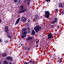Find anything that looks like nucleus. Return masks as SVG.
<instances>
[{
	"label": "nucleus",
	"instance_id": "nucleus-7",
	"mask_svg": "<svg viewBox=\"0 0 64 64\" xmlns=\"http://www.w3.org/2000/svg\"><path fill=\"white\" fill-rule=\"evenodd\" d=\"M6 59L7 60L9 59L10 61H12V57H11L10 56H8L6 58Z\"/></svg>",
	"mask_w": 64,
	"mask_h": 64
},
{
	"label": "nucleus",
	"instance_id": "nucleus-17",
	"mask_svg": "<svg viewBox=\"0 0 64 64\" xmlns=\"http://www.w3.org/2000/svg\"><path fill=\"white\" fill-rule=\"evenodd\" d=\"M5 29L6 30H8V27L7 26H6L5 28Z\"/></svg>",
	"mask_w": 64,
	"mask_h": 64
},
{
	"label": "nucleus",
	"instance_id": "nucleus-44",
	"mask_svg": "<svg viewBox=\"0 0 64 64\" xmlns=\"http://www.w3.org/2000/svg\"><path fill=\"white\" fill-rule=\"evenodd\" d=\"M28 21H29V20H30V19H28Z\"/></svg>",
	"mask_w": 64,
	"mask_h": 64
},
{
	"label": "nucleus",
	"instance_id": "nucleus-30",
	"mask_svg": "<svg viewBox=\"0 0 64 64\" xmlns=\"http://www.w3.org/2000/svg\"><path fill=\"white\" fill-rule=\"evenodd\" d=\"M30 4V2H28V5H29Z\"/></svg>",
	"mask_w": 64,
	"mask_h": 64
},
{
	"label": "nucleus",
	"instance_id": "nucleus-40",
	"mask_svg": "<svg viewBox=\"0 0 64 64\" xmlns=\"http://www.w3.org/2000/svg\"><path fill=\"white\" fill-rule=\"evenodd\" d=\"M28 30H29V28H27Z\"/></svg>",
	"mask_w": 64,
	"mask_h": 64
},
{
	"label": "nucleus",
	"instance_id": "nucleus-38",
	"mask_svg": "<svg viewBox=\"0 0 64 64\" xmlns=\"http://www.w3.org/2000/svg\"><path fill=\"white\" fill-rule=\"evenodd\" d=\"M6 43H7L8 42V41H5Z\"/></svg>",
	"mask_w": 64,
	"mask_h": 64
},
{
	"label": "nucleus",
	"instance_id": "nucleus-29",
	"mask_svg": "<svg viewBox=\"0 0 64 64\" xmlns=\"http://www.w3.org/2000/svg\"><path fill=\"white\" fill-rule=\"evenodd\" d=\"M31 63V64H35V63H34V62L33 61H32V62Z\"/></svg>",
	"mask_w": 64,
	"mask_h": 64
},
{
	"label": "nucleus",
	"instance_id": "nucleus-5",
	"mask_svg": "<svg viewBox=\"0 0 64 64\" xmlns=\"http://www.w3.org/2000/svg\"><path fill=\"white\" fill-rule=\"evenodd\" d=\"M20 19H21V18H18L17 20H16V21L15 23V25H17L18 23L19 22V21H20Z\"/></svg>",
	"mask_w": 64,
	"mask_h": 64
},
{
	"label": "nucleus",
	"instance_id": "nucleus-4",
	"mask_svg": "<svg viewBox=\"0 0 64 64\" xmlns=\"http://www.w3.org/2000/svg\"><path fill=\"white\" fill-rule=\"evenodd\" d=\"M52 37V34L51 33H49L48 34V38L49 39H51Z\"/></svg>",
	"mask_w": 64,
	"mask_h": 64
},
{
	"label": "nucleus",
	"instance_id": "nucleus-26",
	"mask_svg": "<svg viewBox=\"0 0 64 64\" xmlns=\"http://www.w3.org/2000/svg\"><path fill=\"white\" fill-rule=\"evenodd\" d=\"M50 0H46L47 2H49V1H50Z\"/></svg>",
	"mask_w": 64,
	"mask_h": 64
},
{
	"label": "nucleus",
	"instance_id": "nucleus-19",
	"mask_svg": "<svg viewBox=\"0 0 64 64\" xmlns=\"http://www.w3.org/2000/svg\"><path fill=\"white\" fill-rule=\"evenodd\" d=\"M6 56V54H2V57H5Z\"/></svg>",
	"mask_w": 64,
	"mask_h": 64
},
{
	"label": "nucleus",
	"instance_id": "nucleus-33",
	"mask_svg": "<svg viewBox=\"0 0 64 64\" xmlns=\"http://www.w3.org/2000/svg\"><path fill=\"white\" fill-rule=\"evenodd\" d=\"M2 40L1 39H0V42H2Z\"/></svg>",
	"mask_w": 64,
	"mask_h": 64
},
{
	"label": "nucleus",
	"instance_id": "nucleus-43",
	"mask_svg": "<svg viewBox=\"0 0 64 64\" xmlns=\"http://www.w3.org/2000/svg\"><path fill=\"white\" fill-rule=\"evenodd\" d=\"M11 36H12V34H11Z\"/></svg>",
	"mask_w": 64,
	"mask_h": 64
},
{
	"label": "nucleus",
	"instance_id": "nucleus-27",
	"mask_svg": "<svg viewBox=\"0 0 64 64\" xmlns=\"http://www.w3.org/2000/svg\"><path fill=\"white\" fill-rule=\"evenodd\" d=\"M55 22H55V21H53L52 22L53 24H55Z\"/></svg>",
	"mask_w": 64,
	"mask_h": 64
},
{
	"label": "nucleus",
	"instance_id": "nucleus-28",
	"mask_svg": "<svg viewBox=\"0 0 64 64\" xmlns=\"http://www.w3.org/2000/svg\"><path fill=\"white\" fill-rule=\"evenodd\" d=\"M54 25H52L51 26V27H52V28H53L54 27Z\"/></svg>",
	"mask_w": 64,
	"mask_h": 64
},
{
	"label": "nucleus",
	"instance_id": "nucleus-37",
	"mask_svg": "<svg viewBox=\"0 0 64 64\" xmlns=\"http://www.w3.org/2000/svg\"><path fill=\"white\" fill-rule=\"evenodd\" d=\"M1 22H2V20H0V23H1Z\"/></svg>",
	"mask_w": 64,
	"mask_h": 64
},
{
	"label": "nucleus",
	"instance_id": "nucleus-12",
	"mask_svg": "<svg viewBox=\"0 0 64 64\" xmlns=\"http://www.w3.org/2000/svg\"><path fill=\"white\" fill-rule=\"evenodd\" d=\"M62 62V59L60 58V59L58 60V63H61Z\"/></svg>",
	"mask_w": 64,
	"mask_h": 64
},
{
	"label": "nucleus",
	"instance_id": "nucleus-46",
	"mask_svg": "<svg viewBox=\"0 0 64 64\" xmlns=\"http://www.w3.org/2000/svg\"><path fill=\"white\" fill-rule=\"evenodd\" d=\"M19 2H20V0Z\"/></svg>",
	"mask_w": 64,
	"mask_h": 64
},
{
	"label": "nucleus",
	"instance_id": "nucleus-32",
	"mask_svg": "<svg viewBox=\"0 0 64 64\" xmlns=\"http://www.w3.org/2000/svg\"><path fill=\"white\" fill-rule=\"evenodd\" d=\"M32 61H31V60H30V61L29 62H30V63H32Z\"/></svg>",
	"mask_w": 64,
	"mask_h": 64
},
{
	"label": "nucleus",
	"instance_id": "nucleus-1",
	"mask_svg": "<svg viewBox=\"0 0 64 64\" xmlns=\"http://www.w3.org/2000/svg\"><path fill=\"white\" fill-rule=\"evenodd\" d=\"M34 29L35 30L36 32L37 33L39 32V30L41 29V26H36V27H34Z\"/></svg>",
	"mask_w": 64,
	"mask_h": 64
},
{
	"label": "nucleus",
	"instance_id": "nucleus-10",
	"mask_svg": "<svg viewBox=\"0 0 64 64\" xmlns=\"http://www.w3.org/2000/svg\"><path fill=\"white\" fill-rule=\"evenodd\" d=\"M20 10H23L24 9L23 6L22 5L20 6Z\"/></svg>",
	"mask_w": 64,
	"mask_h": 64
},
{
	"label": "nucleus",
	"instance_id": "nucleus-15",
	"mask_svg": "<svg viewBox=\"0 0 64 64\" xmlns=\"http://www.w3.org/2000/svg\"><path fill=\"white\" fill-rule=\"evenodd\" d=\"M32 38V37H28L27 38L26 40H30V39H31Z\"/></svg>",
	"mask_w": 64,
	"mask_h": 64
},
{
	"label": "nucleus",
	"instance_id": "nucleus-16",
	"mask_svg": "<svg viewBox=\"0 0 64 64\" xmlns=\"http://www.w3.org/2000/svg\"><path fill=\"white\" fill-rule=\"evenodd\" d=\"M27 30V28H23L22 30V31H26Z\"/></svg>",
	"mask_w": 64,
	"mask_h": 64
},
{
	"label": "nucleus",
	"instance_id": "nucleus-31",
	"mask_svg": "<svg viewBox=\"0 0 64 64\" xmlns=\"http://www.w3.org/2000/svg\"><path fill=\"white\" fill-rule=\"evenodd\" d=\"M38 42H38V41H37L36 42V43L37 44H38Z\"/></svg>",
	"mask_w": 64,
	"mask_h": 64
},
{
	"label": "nucleus",
	"instance_id": "nucleus-21",
	"mask_svg": "<svg viewBox=\"0 0 64 64\" xmlns=\"http://www.w3.org/2000/svg\"><path fill=\"white\" fill-rule=\"evenodd\" d=\"M27 34V32H24L22 33V34L23 35H24V34Z\"/></svg>",
	"mask_w": 64,
	"mask_h": 64
},
{
	"label": "nucleus",
	"instance_id": "nucleus-2",
	"mask_svg": "<svg viewBox=\"0 0 64 64\" xmlns=\"http://www.w3.org/2000/svg\"><path fill=\"white\" fill-rule=\"evenodd\" d=\"M45 17L46 18H49L50 16V12L48 11H46L45 12Z\"/></svg>",
	"mask_w": 64,
	"mask_h": 64
},
{
	"label": "nucleus",
	"instance_id": "nucleus-39",
	"mask_svg": "<svg viewBox=\"0 0 64 64\" xmlns=\"http://www.w3.org/2000/svg\"><path fill=\"white\" fill-rule=\"evenodd\" d=\"M30 0H28V2H30Z\"/></svg>",
	"mask_w": 64,
	"mask_h": 64
},
{
	"label": "nucleus",
	"instance_id": "nucleus-24",
	"mask_svg": "<svg viewBox=\"0 0 64 64\" xmlns=\"http://www.w3.org/2000/svg\"><path fill=\"white\" fill-rule=\"evenodd\" d=\"M64 14V12L62 11V15H63Z\"/></svg>",
	"mask_w": 64,
	"mask_h": 64
},
{
	"label": "nucleus",
	"instance_id": "nucleus-13",
	"mask_svg": "<svg viewBox=\"0 0 64 64\" xmlns=\"http://www.w3.org/2000/svg\"><path fill=\"white\" fill-rule=\"evenodd\" d=\"M3 64H8V62H7L6 60H5L3 62Z\"/></svg>",
	"mask_w": 64,
	"mask_h": 64
},
{
	"label": "nucleus",
	"instance_id": "nucleus-14",
	"mask_svg": "<svg viewBox=\"0 0 64 64\" xmlns=\"http://www.w3.org/2000/svg\"><path fill=\"white\" fill-rule=\"evenodd\" d=\"M26 37V35L25 34L24 36L23 35H22L21 36V37L22 38H24V37Z\"/></svg>",
	"mask_w": 64,
	"mask_h": 64
},
{
	"label": "nucleus",
	"instance_id": "nucleus-20",
	"mask_svg": "<svg viewBox=\"0 0 64 64\" xmlns=\"http://www.w3.org/2000/svg\"><path fill=\"white\" fill-rule=\"evenodd\" d=\"M54 21L56 22H57V18H55L54 19Z\"/></svg>",
	"mask_w": 64,
	"mask_h": 64
},
{
	"label": "nucleus",
	"instance_id": "nucleus-9",
	"mask_svg": "<svg viewBox=\"0 0 64 64\" xmlns=\"http://www.w3.org/2000/svg\"><path fill=\"white\" fill-rule=\"evenodd\" d=\"M59 4H60L59 5V7H61V8H62V7H64V6H63V3L62 2H60Z\"/></svg>",
	"mask_w": 64,
	"mask_h": 64
},
{
	"label": "nucleus",
	"instance_id": "nucleus-35",
	"mask_svg": "<svg viewBox=\"0 0 64 64\" xmlns=\"http://www.w3.org/2000/svg\"><path fill=\"white\" fill-rule=\"evenodd\" d=\"M9 64H12V62H10L9 63Z\"/></svg>",
	"mask_w": 64,
	"mask_h": 64
},
{
	"label": "nucleus",
	"instance_id": "nucleus-3",
	"mask_svg": "<svg viewBox=\"0 0 64 64\" xmlns=\"http://www.w3.org/2000/svg\"><path fill=\"white\" fill-rule=\"evenodd\" d=\"M27 8H26L23 10H20L18 11V13H24L25 12H26V11H27Z\"/></svg>",
	"mask_w": 64,
	"mask_h": 64
},
{
	"label": "nucleus",
	"instance_id": "nucleus-41",
	"mask_svg": "<svg viewBox=\"0 0 64 64\" xmlns=\"http://www.w3.org/2000/svg\"><path fill=\"white\" fill-rule=\"evenodd\" d=\"M6 35H7V36H8V34H6Z\"/></svg>",
	"mask_w": 64,
	"mask_h": 64
},
{
	"label": "nucleus",
	"instance_id": "nucleus-8",
	"mask_svg": "<svg viewBox=\"0 0 64 64\" xmlns=\"http://www.w3.org/2000/svg\"><path fill=\"white\" fill-rule=\"evenodd\" d=\"M39 18V17L38 15H36L34 16V20H35L36 21V20H37L38 19V18Z\"/></svg>",
	"mask_w": 64,
	"mask_h": 64
},
{
	"label": "nucleus",
	"instance_id": "nucleus-36",
	"mask_svg": "<svg viewBox=\"0 0 64 64\" xmlns=\"http://www.w3.org/2000/svg\"><path fill=\"white\" fill-rule=\"evenodd\" d=\"M36 47H38V44H37V45H36Z\"/></svg>",
	"mask_w": 64,
	"mask_h": 64
},
{
	"label": "nucleus",
	"instance_id": "nucleus-18",
	"mask_svg": "<svg viewBox=\"0 0 64 64\" xmlns=\"http://www.w3.org/2000/svg\"><path fill=\"white\" fill-rule=\"evenodd\" d=\"M9 30H5V32L7 34H8V31Z\"/></svg>",
	"mask_w": 64,
	"mask_h": 64
},
{
	"label": "nucleus",
	"instance_id": "nucleus-22",
	"mask_svg": "<svg viewBox=\"0 0 64 64\" xmlns=\"http://www.w3.org/2000/svg\"><path fill=\"white\" fill-rule=\"evenodd\" d=\"M14 2L16 3H17V0H14Z\"/></svg>",
	"mask_w": 64,
	"mask_h": 64
},
{
	"label": "nucleus",
	"instance_id": "nucleus-42",
	"mask_svg": "<svg viewBox=\"0 0 64 64\" xmlns=\"http://www.w3.org/2000/svg\"><path fill=\"white\" fill-rule=\"evenodd\" d=\"M21 46H22V45H23V44H21Z\"/></svg>",
	"mask_w": 64,
	"mask_h": 64
},
{
	"label": "nucleus",
	"instance_id": "nucleus-23",
	"mask_svg": "<svg viewBox=\"0 0 64 64\" xmlns=\"http://www.w3.org/2000/svg\"><path fill=\"white\" fill-rule=\"evenodd\" d=\"M31 32V31L30 30H28V33H30V32Z\"/></svg>",
	"mask_w": 64,
	"mask_h": 64
},
{
	"label": "nucleus",
	"instance_id": "nucleus-34",
	"mask_svg": "<svg viewBox=\"0 0 64 64\" xmlns=\"http://www.w3.org/2000/svg\"><path fill=\"white\" fill-rule=\"evenodd\" d=\"M56 11L57 12V11H58V9H56Z\"/></svg>",
	"mask_w": 64,
	"mask_h": 64
},
{
	"label": "nucleus",
	"instance_id": "nucleus-45",
	"mask_svg": "<svg viewBox=\"0 0 64 64\" xmlns=\"http://www.w3.org/2000/svg\"><path fill=\"white\" fill-rule=\"evenodd\" d=\"M28 22H29V21H28Z\"/></svg>",
	"mask_w": 64,
	"mask_h": 64
},
{
	"label": "nucleus",
	"instance_id": "nucleus-11",
	"mask_svg": "<svg viewBox=\"0 0 64 64\" xmlns=\"http://www.w3.org/2000/svg\"><path fill=\"white\" fill-rule=\"evenodd\" d=\"M31 33L32 35H34L35 34V32L34 30H32Z\"/></svg>",
	"mask_w": 64,
	"mask_h": 64
},
{
	"label": "nucleus",
	"instance_id": "nucleus-25",
	"mask_svg": "<svg viewBox=\"0 0 64 64\" xmlns=\"http://www.w3.org/2000/svg\"><path fill=\"white\" fill-rule=\"evenodd\" d=\"M8 37L9 38H10V39H11V36H8Z\"/></svg>",
	"mask_w": 64,
	"mask_h": 64
},
{
	"label": "nucleus",
	"instance_id": "nucleus-6",
	"mask_svg": "<svg viewBox=\"0 0 64 64\" xmlns=\"http://www.w3.org/2000/svg\"><path fill=\"white\" fill-rule=\"evenodd\" d=\"M22 22H25L27 20V18L23 16L22 17Z\"/></svg>",
	"mask_w": 64,
	"mask_h": 64
}]
</instances>
